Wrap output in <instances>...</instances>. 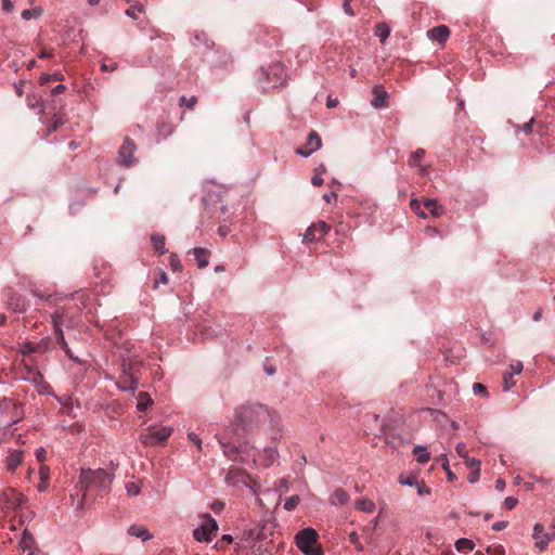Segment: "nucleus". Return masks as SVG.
<instances>
[{
  "label": "nucleus",
  "mask_w": 555,
  "mask_h": 555,
  "mask_svg": "<svg viewBox=\"0 0 555 555\" xmlns=\"http://www.w3.org/2000/svg\"><path fill=\"white\" fill-rule=\"evenodd\" d=\"M35 455L39 462H43L47 456V451L43 447H39L36 449Z\"/></svg>",
  "instance_id": "680f3d73"
},
{
  "label": "nucleus",
  "mask_w": 555,
  "mask_h": 555,
  "mask_svg": "<svg viewBox=\"0 0 555 555\" xmlns=\"http://www.w3.org/2000/svg\"><path fill=\"white\" fill-rule=\"evenodd\" d=\"M475 548V543L470 539L461 538L455 542V550L457 552L473 551Z\"/></svg>",
  "instance_id": "c756f323"
},
{
  "label": "nucleus",
  "mask_w": 555,
  "mask_h": 555,
  "mask_svg": "<svg viewBox=\"0 0 555 555\" xmlns=\"http://www.w3.org/2000/svg\"><path fill=\"white\" fill-rule=\"evenodd\" d=\"M465 462V465L466 467L469 469V470H473V468H478L480 467V462L477 460V459H474V457H467L466 460H464Z\"/></svg>",
  "instance_id": "3c124183"
},
{
  "label": "nucleus",
  "mask_w": 555,
  "mask_h": 555,
  "mask_svg": "<svg viewBox=\"0 0 555 555\" xmlns=\"http://www.w3.org/2000/svg\"><path fill=\"white\" fill-rule=\"evenodd\" d=\"M261 74L271 79L273 86H282L284 83L285 67L281 63L272 64L269 68V72H261Z\"/></svg>",
  "instance_id": "f8f14e48"
},
{
  "label": "nucleus",
  "mask_w": 555,
  "mask_h": 555,
  "mask_svg": "<svg viewBox=\"0 0 555 555\" xmlns=\"http://www.w3.org/2000/svg\"><path fill=\"white\" fill-rule=\"evenodd\" d=\"M279 459V451L276 447H267L259 454V463L263 467L272 466Z\"/></svg>",
  "instance_id": "dca6fc26"
},
{
  "label": "nucleus",
  "mask_w": 555,
  "mask_h": 555,
  "mask_svg": "<svg viewBox=\"0 0 555 555\" xmlns=\"http://www.w3.org/2000/svg\"><path fill=\"white\" fill-rule=\"evenodd\" d=\"M1 8L3 12L10 13L14 9V3L12 0H1Z\"/></svg>",
  "instance_id": "4d7b16f0"
},
{
  "label": "nucleus",
  "mask_w": 555,
  "mask_h": 555,
  "mask_svg": "<svg viewBox=\"0 0 555 555\" xmlns=\"http://www.w3.org/2000/svg\"><path fill=\"white\" fill-rule=\"evenodd\" d=\"M270 408L261 403H246L235 410L234 425L244 433L254 431L267 424Z\"/></svg>",
  "instance_id": "f257e3e1"
},
{
  "label": "nucleus",
  "mask_w": 555,
  "mask_h": 555,
  "mask_svg": "<svg viewBox=\"0 0 555 555\" xmlns=\"http://www.w3.org/2000/svg\"><path fill=\"white\" fill-rule=\"evenodd\" d=\"M356 507L359 511L371 514L375 511L376 505L372 500L363 498V499L357 501Z\"/></svg>",
  "instance_id": "bb28decb"
},
{
  "label": "nucleus",
  "mask_w": 555,
  "mask_h": 555,
  "mask_svg": "<svg viewBox=\"0 0 555 555\" xmlns=\"http://www.w3.org/2000/svg\"><path fill=\"white\" fill-rule=\"evenodd\" d=\"M165 241H166L165 236L162 234H153L151 236L152 246L160 255H164L167 253V249L165 247Z\"/></svg>",
  "instance_id": "a878e982"
},
{
  "label": "nucleus",
  "mask_w": 555,
  "mask_h": 555,
  "mask_svg": "<svg viewBox=\"0 0 555 555\" xmlns=\"http://www.w3.org/2000/svg\"><path fill=\"white\" fill-rule=\"evenodd\" d=\"M518 503V500L514 496H507L505 500H504V506L507 508V509H513Z\"/></svg>",
  "instance_id": "bf43d9fd"
},
{
  "label": "nucleus",
  "mask_w": 555,
  "mask_h": 555,
  "mask_svg": "<svg viewBox=\"0 0 555 555\" xmlns=\"http://www.w3.org/2000/svg\"><path fill=\"white\" fill-rule=\"evenodd\" d=\"M509 369H511V372H507L508 374H513L514 376L515 375H518L521 373L522 369H524V365L520 361L514 363V364H511L509 365Z\"/></svg>",
  "instance_id": "603ef678"
},
{
  "label": "nucleus",
  "mask_w": 555,
  "mask_h": 555,
  "mask_svg": "<svg viewBox=\"0 0 555 555\" xmlns=\"http://www.w3.org/2000/svg\"><path fill=\"white\" fill-rule=\"evenodd\" d=\"M52 324L54 327V331L62 330V326L64 324V317L60 312H55L51 315Z\"/></svg>",
  "instance_id": "e433bc0d"
},
{
  "label": "nucleus",
  "mask_w": 555,
  "mask_h": 555,
  "mask_svg": "<svg viewBox=\"0 0 555 555\" xmlns=\"http://www.w3.org/2000/svg\"><path fill=\"white\" fill-rule=\"evenodd\" d=\"M218 531V522L209 514L201 516V524L193 530V537L198 542H210Z\"/></svg>",
  "instance_id": "423d86ee"
},
{
  "label": "nucleus",
  "mask_w": 555,
  "mask_h": 555,
  "mask_svg": "<svg viewBox=\"0 0 555 555\" xmlns=\"http://www.w3.org/2000/svg\"><path fill=\"white\" fill-rule=\"evenodd\" d=\"M63 125L62 118L57 117L52 120V122L48 126L50 132L56 131Z\"/></svg>",
  "instance_id": "864d4df0"
},
{
  "label": "nucleus",
  "mask_w": 555,
  "mask_h": 555,
  "mask_svg": "<svg viewBox=\"0 0 555 555\" xmlns=\"http://www.w3.org/2000/svg\"><path fill=\"white\" fill-rule=\"evenodd\" d=\"M399 481L401 485L414 487V486H416L418 480L415 476H408V477L400 476Z\"/></svg>",
  "instance_id": "a18cd8bd"
},
{
  "label": "nucleus",
  "mask_w": 555,
  "mask_h": 555,
  "mask_svg": "<svg viewBox=\"0 0 555 555\" xmlns=\"http://www.w3.org/2000/svg\"><path fill=\"white\" fill-rule=\"evenodd\" d=\"M113 479L114 473L107 472L106 469L81 468L79 482L83 492V499L86 498V493L91 490L107 491Z\"/></svg>",
  "instance_id": "f03ea898"
},
{
  "label": "nucleus",
  "mask_w": 555,
  "mask_h": 555,
  "mask_svg": "<svg viewBox=\"0 0 555 555\" xmlns=\"http://www.w3.org/2000/svg\"><path fill=\"white\" fill-rule=\"evenodd\" d=\"M198 268H205L209 263L210 253L206 248L196 247L192 250Z\"/></svg>",
  "instance_id": "6ab92c4d"
},
{
  "label": "nucleus",
  "mask_w": 555,
  "mask_h": 555,
  "mask_svg": "<svg viewBox=\"0 0 555 555\" xmlns=\"http://www.w3.org/2000/svg\"><path fill=\"white\" fill-rule=\"evenodd\" d=\"M479 477H480V467L473 468V470H469L468 481L470 483H476L479 480Z\"/></svg>",
  "instance_id": "8fccbe9b"
},
{
  "label": "nucleus",
  "mask_w": 555,
  "mask_h": 555,
  "mask_svg": "<svg viewBox=\"0 0 555 555\" xmlns=\"http://www.w3.org/2000/svg\"><path fill=\"white\" fill-rule=\"evenodd\" d=\"M473 391L475 395H480L485 398L488 397V390H487V387L480 383H475L473 385Z\"/></svg>",
  "instance_id": "37998d69"
},
{
  "label": "nucleus",
  "mask_w": 555,
  "mask_h": 555,
  "mask_svg": "<svg viewBox=\"0 0 555 555\" xmlns=\"http://www.w3.org/2000/svg\"><path fill=\"white\" fill-rule=\"evenodd\" d=\"M173 129L171 127V125L165 122V121H162V122H158L157 124V138H158V141L159 140H165L166 138H168L169 135H171Z\"/></svg>",
  "instance_id": "cd10ccee"
},
{
  "label": "nucleus",
  "mask_w": 555,
  "mask_h": 555,
  "mask_svg": "<svg viewBox=\"0 0 555 555\" xmlns=\"http://www.w3.org/2000/svg\"><path fill=\"white\" fill-rule=\"evenodd\" d=\"M332 499L334 504L344 505L348 502L349 495L344 489L338 488L333 492Z\"/></svg>",
  "instance_id": "c85d7f7f"
},
{
  "label": "nucleus",
  "mask_w": 555,
  "mask_h": 555,
  "mask_svg": "<svg viewBox=\"0 0 555 555\" xmlns=\"http://www.w3.org/2000/svg\"><path fill=\"white\" fill-rule=\"evenodd\" d=\"M11 305L13 306L14 311L22 312L25 310V304L20 297L16 298L15 302H11Z\"/></svg>",
  "instance_id": "e2e57ef3"
},
{
  "label": "nucleus",
  "mask_w": 555,
  "mask_h": 555,
  "mask_svg": "<svg viewBox=\"0 0 555 555\" xmlns=\"http://www.w3.org/2000/svg\"><path fill=\"white\" fill-rule=\"evenodd\" d=\"M169 266H170L171 270L175 272H180L182 270L181 261L176 254L170 255Z\"/></svg>",
  "instance_id": "58836bf2"
},
{
  "label": "nucleus",
  "mask_w": 555,
  "mask_h": 555,
  "mask_svg": "<svg viewBox=\"0 0 555 555\" xmlns=\"http://www.w3.org/2000/svg\"><path fill=\"white\" fill-rule=\"evenodd\" d=\"M413 454L416 456V461L420 464H426L430 460V453L427 448L421 444L414 447Z\"/></svg>",
  "instance_id": "5701e85b"
},
{
  "label": "nucleus",
  "mask_w": 555,
  "mask_h": 555,
  "mask_svg": "<svg viewBox=\"0 0 555 555\" xmlns=\"http://www.w3.org/2000/svg\"><path fill=\"white\" fill-rule=\"evenodd\" d=\"M42 14V10L40 8L27 9L22 12V18L25 21H29L31 18H38Z\"/></svg>",
  "instance_id": "2f4dec72"
},
{
  "label": "nucleus",
  "mask_w": 555,
  "mask_h": 555,
  "mask_svg": "<svg viewBox=\"0 0 555 555\" xmlns=\"http://www.w3.org/2000/svg\"><path fill=\"white\" fill-rule=\"evenodd\" d=\"M533 122L534 118H531L528 122L524 124L522 127H519L518 125L514 126V129L516 132H524L526 135L531 134L533 131Z\"/></svg>",
  "instance_id": "f704fd0d"
},
{
  "label": "nucleus",
  "mask_w": 555,
  "mask_h": 555,
  "mask_svg": "<svg viewBox=\"0 0 555 555\" xmlns=\"http://www.w3.org/2000/svg\"><path fill=\"white\" fill-rule=\"evenodd\" d=\"M128 533L132 537L140 538L142 541H147L152 537L149 533V530L141 525H132L128 528Z\"/></svg>",
  "instance_id": "412c9836"
},
{
  "label": "nucleus",
  "mask_w": 555,
  "mask_h": 555,
  "mask_svg": "<svg viewBox=\"0 0 555 555\" xmlns=\"http://www.w3.org/2000/svg\"><path fill=\"white\" fill-rule=\"evenodd\" d=\"M489 555H505L504 547L502 545L487 547Z\"/></svg>",
  "instance_id": "09e8293b"
},
{
  "label": "nucleus",
  "mask_w": 555,
  "mask_h": 555,
  "mask_svg": "<svg viewBox=\"0 0 555 555\" xmlns=\"http://www.w3.org/2000/svg\"><path fill=\"white\" fill-rule=\"evenodd\" d=\"M372 92L374 96L371 101V105L374 108L385 107L387 105L388 93L384 87L382 85H375Z\"/></svg>",
  "instance_id": "f3484780"
},
{
  "label": "nucleus",
  "mask_w": 555,
  "mask_h": 555,
  "mask_svg": "<svg viewBox=\"0 0 555 555\" xmlns=\"http://www.w3.org/2000/svg\"><path fill=\"white\" fill-rule=\"evenodd\" d=\"M137 400V409L140 412H145L153 404L151 396L144 391L138 393Z\"/></svg>",
  "instance_id": "4be33fe9"
},
{
  "label": "nucleus",
  "mask_w": 555,
  "mask_h": 555,
  "mask_svg": "<svg viewBox=\"0 0 555 555\" xmlns=\"http://www.w3.org/2000/svg\"><path fill=\"white\" fill-rule=\"evenodd\" d=\"M300 501H301V499L299 495L289 496L284 502V508L287 512H292L299 505Z\"/></svg>",
  "instance_id": "473e14b6"
},
{
  "label": "nucleus",
  "mask_w": 555,
  "mask_h": 555,
  "mask_svg": "<svg viewBox=\"0 0 555 555\" xmlns=\"http://www.w3.org/2000/svg\"><path fill=\"white\" fill-rule=\"evenodd\" d=\"M219 442L227 457L232 461H245L244 456L242 455L243 451L241 447L227 442L223 439H219Z\"/></svg>",
  "instance_id": "2eb2a0df"
},
{
  "label": "nucleus",
  "mask_w": 555,
  "mask_h": 555,
  "mask_svg": "<svg viewBox=\"0 0 555 555\" xmlns=\"http://www.w3.org/2000/svg\"><path fill=\"white\" fill-rule=\"evenodd\" d=\"M127 494L130 496H137L141 492L140 482L132 481L126 485Z\"/></svg>",
  "instance_id": "72a5a7b5"
},
{
  "label": "nucleus",
  "mask_w": 555,
  "mask_h": 555,
  "mask_svg": "<svg viewBox=\"0 0 555 555\" xmlns=\"http://www.w3.org/2000/svg\"><path fill=\"white\" fill-rule=\"evenodd\" d=\"M117 67H118L117 63H112V64H109V65H108V64H105V63H102V64H101V69H102L103 72H114V70H116V69H117Z\"/></svg>",
  "instance_id": "338daca9"
},
{
  "label": "nucleus",
  "mask_w": 555,
  "mask_h": 555,
  "mask_svg": "<svg viewBox=\"0 0 555 555\" xmlns=\"http://www.w3.org/2000/svg\"><path fill=\"white\" fill-rule=\"evenodd\" d=\"M376 36L380 38V41L384 42L389 36V30L385 25H379L376 30Z\"/></svg>",
  "instance_id": "49530a36"
},
{
  "label": "nucleus",
  "mask_w": 555,
  "mask_h": 555,
  "mask_svg": "<svg viewBox=\"0 0 555 555\" xmlns=\"http://www.w3.org/2000/svg\"><path fill=\"white\" fill-rule=\"evenodd\" d=\"M64 79V76L60 73H54L52 75L50 74H42L41 77H40V83L41 85H46L48 83L50 80H63Z\"/></svg>",
  "instance_id": "4c0bfd02"
},
{
  "label": "nucleus",
  "mask_w": 555,
  "mask_h": 555,
  "mask_svg": "<svg viewBox=\"0 0 555 555\" xmlns=\"http://www.w3.org/2000/svg\"><path fill=\"white\" fill-rule=\"evenodd\" d=\"M269 435L272 441H280L283 437V423L281 415L270 409V417L267 418Z\"/></svg>",
  "instance_id": "1a4fd4ad"
},
{
  "label": "nucleus",
  "mask_w": 555,
  "mask_h": 555,
  "mask_svg": "<svg viewBox=\"0 0 555 555\" xmlns=\"http://www.w3.org/2000/svg\"><path fill=\"white\" fill-rule=\"evenodd\" d=\"M425 208L429 210L430 216L438 218L444 212L443 206L439 205L436 199L426 198L423 202Z\"/></svg>",
  "instance_id": "aec40b11"
},
{
  "label": "nucleus",
  "mask_w": 555,
  "mask_h": 555,
  "mask_svg": "<svg viewBox=\"0 0 555 555\" xmlns=\"http://www.w3.org/2000/svg\"><path fill=\"white\" fill-rule=\"evenodd\" d=\"M350 2L351 1L344 0L343 8H344L345 13L348 16H354L356 13H354L353 9L351 8Z\"/></svg>",
  "instance_id": "0e129e2a"
},
{
  "label": "nucleus",
  "mask_w": 555,
  "mask_h": 555,
  "mask_svg": "<svg viewBox=\"0 0 555 555\" xmlns=\"http://www.w3.org/2000/svg\"><path fill=\"white\" fill-rule=\"evenodd\" d=\"M39 475L42 482L47 481L50 476V468L46 465H41L39 468Z\"/></svg>",
  "instance_id": "5fc2aeb1"
},
{
  "label": "nucleus",
  "mask_w": 555,
  "mask_h": 555,
  "mask_svg": "<svg viewBox=\"0 0 555 555\" xmlns=\"http://www.w3.org/2000/svg\"><path fill=\"white\" fill-rule=\"evenodd\" d=\"M323 199H324L326 203H332L333 201H336V199H337V193H336V192L325 193V194L323 195Z\"/></svg>",
  "instance_id": "774afa93"
},
{
  "label": "nucleus",
  "mask_w": 555,
  "mask_h": 555,
  "mask_svg": "<svg viewBox=\"0 0 555 555\" xmlns=\"http://www.w3.org/2000/svg\"><path fill=\"white\" fill-rule=\"evenodd\" d=\"M55 334H56V339L60 343L61 347H66V340L64 337L63 328L55 331Z\"/></svg>",
  "instance_id": "69168bd1"
},
{
  "label": "nucleus",
  "mask_w": 555,
  "mask_h": 555,
  "mask_svg": "<svg viewBox=\"0 0 555 555\" xmlns=\"http://www.w3.org/2000/svg\"><path fill=\"white\" fill-rule=\"evenodd\" d=\"M35 545V539H34V535L27 530L25 529L22 533V539L20 541V546L21 548L26 552V551H31V548L34 547Z\"/></svg>",
  "instance_id": "393cba45"
},
{
  "label": "nucleus",
  "mask_w": 555,
  "mask_h": 555,
  "mask_svg": "<svg viewBox=\"0 0 555 555\" xmlns=\"http://www.w3.org/2000/svg\"><path fill=\"white\" fill-rule=\"evenodd\" d=\"M172 431L171 426L150 425L146 431L140 435V441L146 447H154L167 440Z\"/></svg>",
  "instance_id": "39448f33"
},
{
  "label": "nucleus",
  "mask_w": 555,
  "mask_h": 555,
  "mask_svg": "<svg viewBox=\"0 0 555 555\" xmlns=\"http://www.w3.org/2000/svg\"><path fill=\"white\" fill-rule=\"evenodd\" d=\"M515 384L514 375L506 372L503 376V390L506 392L509 391Z\"/></svg>",
  "instance_id": "c9c22d12"
},
{
  "label": "nucleus",
  "mask_w": 555,
  "mask_h": 555,
  "mask_svg": "<svg viewBox=\"0 0 555 555\" xmlns=\"http://www.w3.org/2000/svg\"><path fill=\"white\" fill-rule=\"evenodd\" d=\"M423 203H421L420 201L415 199V198H412L411 202H410V207L411 209L420 217V218H423V219H426L427 218V214L425 212V210L423 209Z\"/></svg>",
  "instance_id": "7c9ffc66"
},
{
  "label": "nucleus",
  "mask_w": 555,
  "mask_h": 555,
  "mask_svg": "<svg viewBox=\"0 0 555 555\" xmlns=\"http://www.w3.org/2000/svg\"><path fill=\"white\" fill-rule=\"evenodd\" d=\"M137 364V361L127 362L124 360L121 363V375L116 384L121 391H129L133 396L138 387V378L135 377Z\"/></svg>",
  "instance_id": "20e7f679"
},
{
  "label": "nucleus",
  "mask_w": 555,
  "mask_h": 555,
  "mask_svg": "<svg viewBox=\"0 0 555 555\" xmlns=\"http://www.w3.org/2000/svg\"><path fill=\"white\" fill-rule=\"evenodd\" d=\"M195 103H196L195 96H191V98L181 96L180 98V105L185 106L190 109H192L194 107Z\"/></svg>",
  "instance_id": "c03bdc74"
},
{
  "label": "nucleus",
  "mask_w": 555,
  "mask_h": 555,
  "mask_svg": "<svg viewBox=\"0 0 555 555\" xmlns=\"http://www.w3.org/2000/svg\"><path fill=\"white\" fill-rule=\"evenodd\" d=\"M194 44H204L206 47H209L206 33H204V31L195 33Z\"/></svg>",
  "instance_id": "a19ab883"
},
{
  "label": "nucleus",
  "mask_w": 555,
  "mask_h": 555,
  "mask_svg": "<svg viewBox=\"0 0 555 555\" xmlns=\"http://www.w3.org/2000/svg\"><path fill=\"white\" fill-rule=\"evenodd\" d=\"M415 487L417 488V493L420 495H424V494H429L430 493V490L428 489V487L425 485L424 481H417Z\"/></svg>",
  "instance_id": "6e6d98bb"
},
{
  "label": "nucleus",
  "mask_w": 555,
  "mask_h": 555,
  "mask_svg": "<svg viewBox=\"0 0 555 555\" xmlns=\"http://www.w3.org/2000/svg\"><path fill=\"white\" fill-rule=\"evenodd\" d=\"M227 485L238 488L240 486H244L250 489L254 495H257V490L254 486L250 485V475L247 474L244 469L237 466H231L225 475Z\"/></svg>",
  "instance_id": "0eeeda50"
},
{
  "label": "nucleus",
  "mask_w": 555,
  "mask_h": 555,
  "mask_svg": "<svg viewBox=\"0 0 555 555\" xmlns=\"http://www.w3.org/2000/svg\"><path fill=\"white\" fill-rule=\"evenodd\" d=\"M144 11V8L142 4H135V5H132L130 7L129 9L126 10V15L133 18V20H137V12H143Z\"/></svg>",
  "instance_id": "79ce46f5"
},
{
  "label": "nucleus",
  "mask_w": 555,
  "mask_h": 555,
  "mask_svg": "<svg viewBox=\"0 0 555 555\" xmlns=\"http://www.w3.org/2000/svg\"><path fill=\"white\" fill-rule=\"evenodd\" d=\"M322 145L321 138L315 131L308 134L307 142L304 146L298 147L295 152L301 157H309L317 152Z\"/></svg>",
  "instance_id": "9b49d317"
},
{
  "label": "nucleus",
  "mask_w": 555,
  "mask_h": 555,
  "mask_svg": "<svg viewBox=\"0 0 555 555\" xmlns=\"http://www.w3.org/2000/svg\"><path fill=\"white\" fill-rule=\"evenodd\" d=\"M297 548L304 555H323V550L319 543V533L312 527H307L298 531L294 538Z\"/></svg>",
  "instance_id": "7ed1b4c3"
},
{
  "label": "nucleus",
  "mask_w": 555,
  "mask_h": 555,
  "mask_svg": "<svg viewBox=\"0 0 555 555\" xmlns=\"http://www.w3.org/2000/svg\"><path fill=\"white\" fill-rule=\"evenodd\" d=\"M449 36H450V30H449L448 26H446V25H439V26L433 27L427 31V37L430 40L439 42V43L446 42L448 40Z\"/></svg>",
  "instance_id": "a211bd4d"
},
{
  "label": "nucleus",
  "mask_w": 555,
  "mask_h": 555,
  "mask_svg": "<svg viewBox=\"0 0 555 555\" xmlns=\"http://www.w3.org/2000/svg\"><path fill=\"white\" fill-rule=\"evenodd\" d=\"M223 542L232 543L233 542V537L231 534H223L221 540L216 542L215 547L216 548H222V543Z\"/></svg>",
  "instance_id": "052dcab7"
},
{
  "label": "nucleus",
  "mask_w": 555,
  "mask_h": 555,
  "mask_svg": "<svg viewBox=\"0 0 555 555\" xmlns=\"http://www.w3.org/2000/svg\"><path fill=\"white\" fill-rule=\"evenodd\" d=\"M137 146L133 141L129 138H126L118 151L119 163L125 167H130L134 162L133 156Z\"/></svg>",
  "instance_id": "9d476101"
},
{
  "label": "nucleus",
  "mask_w": 555,
  "mask_h": 555,
  "mask_svg": "<svg viewBox=\"0 0 555 555\" xmlns=\"http://www.w3.org/2000/svg\"><path fill=\"white\" fill-rule=\"evenodd\" d=\"M25 451L23 449L10 450L5 459V465L11 473L15 472L24 461Z\"/></svg>",
  "instance_id": "4468645a"
},
{
  "label": "nucleus",
  "mask_w": 555,
  "mask_h": 555,
  "mask_svg": "<svg viewBox=\"0 0 555 555\" xmlns=\"http://www.w3.org/2000/svg\"><path fill=\"white\" fill-rule=\"evenodd\" d=\"M188 438L197 446L198 450H202V439L197 434L191 431L188 434Z\"/></svg>",
  "instance_id": "13d9d810"
},
{
  "label": "nucleus",
  "mask_w": 555,
  "mask_h": 555,
  "mask_svg": "<svg viewBox=\"0 0 555 555\" xmlns=\"http://www.w3.org/2000/svg\"><path fill=\"white\" fill-rule=\"evenodd\" d=\"M219 197H220L219 192L207 191L206 194L203 196V201L205 202V204H211L215 202H221V199Z\"/></svg>",
  "instance_id": "ea45409f"
},
{
  "label": "nucleus",
  "mask_w": 555,
  "mask_h": 555,
  "mask_svg": "<svg viewBox=\"0 0 555 555\" xmlns=\"http://www.w3.org/2000/svg\"><path fill=\"white\" fill-rule=\"evenodd\" d=\"M532 538L535 541V547L540 551H544L552 539L548 533H545L543 525L539 522L533 526Z\"/></svg>",
  "instance_id": "ddd939ff"
},
{
  "label": "nucleus",
  "mask_w": 555,
  "mask_h": 555,
  "mask_svg": "<svg viewBox=\"0 0 555 555\" xmlns=\"http://www.w3.org/2000/svg\"><path fill=\"white\" fill-rule=\"evenodd\" d=\"M331 230V227L325 221H318L312 223L304 234V242L314 243L322 240Z\"/></svg>",
  "instance_id": "6e6552de"
},
{
  "label": "nucleus",
  "mask_w": 555,
  "mask_h": 555,
  "mask_svg": "<svg viewBox=\"0 0 555 555\" xmlns=\"http://www.w3.org/2000/svg\"><path fill=\"white\" fill-rule=\"evenodd\" d=\"M456 453L463 459L466 460L468 457V452L466 450V446L464 442H459L455 447Z\"/></svg>",
  "instance_id": "de8ad7c7"
},
{
  "label": "nucleus",
  "mask_w": 555,
  "mask_h": 555,
  "mask_svg": "<svg viewBox=\"0 0 555 555\" xmlns=\"http://www.w3.org/2000/svg\"><path fill=\"white\" fill-rule=\"evenodd\" d=\"M424 155H425V150H423V149H417L411 155V165L418 167L422 175H426L427 170H428L427 166H423V165L418 164V160L422 159L424 157Z\"/></svg>",
  "instance_id": "b1692460"
}]
</instances>
